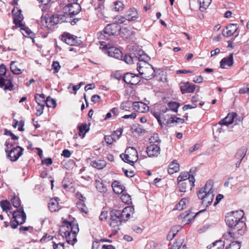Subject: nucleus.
Masks as SVG:
<instances>
[{
	"label": "nucleus",
	"instance_id": "obj_1",
	"mask_svg": "<svg viewBox=\"0 0 249 249\" xmlns=\"http://www.w3.org/2000/svg\"><path fill=\"white\" fill-rule=\"evenodd\" d=\"M77 11L69 10V13L63 12V14L54 15L52 16L45 15L41 17V22L42 25L49 29H52L54 25L62 22H69L71 25H75L78 21L76 16Z\"/></svg>",
	"mask_w": 249,
	"mask_h": 249
},
{
	"label": "nucleus",
	"instance_id": "obj_2",
	"mask_svg": "<svg viewBox=\"0 0 249 249\" xmlns=\"http://www.w3.org/2000/svg\"><path fill=\"white\" fill-rule=\"evenodd\" d=\"M139 62L137 63V71L142 78L145 80L151 79L155 76V70L150 64L147 62L149 59L148 55L142 51H139L134 54Z\"/></svg>",
	"mask_w": 249,
	"mask_h": 249
},
{
	"label": "nucleus",
	"instance_id": "obj_3",
	"mask_svg": "<svg viewBox=\"0 0 249 249\" xmlns=\"http://www.w3.org/2000/svg\"><path fill=\"white\" fill-rule=\"evenodd\" d=\"M197 194L204 206L207 207L211 205L214 196L212 182L207 181L203 188L199 189Z\"/></svg>",
	"mask_w": 249,
	"mask_h": 249
},
{
	"label": "nucleus",
	"instance_id": "obj_4",
	"mask_svg": "<svg viewBox=\"0 0 249 249\" xmlns=\"http://www.w3.org/2000/svg\"><path fill=\"white\" fill-rule=\"evenodd\" d=\"M65 227L68 228V230L64 233L66 236L67 241L69 244L73 245L77 241L76 230H78V225H72L71 223L67 222L64 226L61 228L60 231H62Z\"/></svg>",
	"mask_w": 249,
	"mask_h": 249
},
{
	"label": "nucleus",
	"instance_id": "obj_5",
	"mask_svg": "<svg viewBox=\"0 0 249 249\" xmlns=\"http://www.w3.org/2000/svg\"><path fill=\"white\" fill-rule=\"evenodd\" d=\"M5 145L6 148L5 149V152L7 153V157L12 161H17L18 159L22 155L24 149L20 146H17L16 147L12 148L9 152L8 149L12 146V144H10L9 142L7 141L5 142Z\"/></svg>",
	"mask_w": 249,
	"mask_h": 249
},
{
	"label": "nucleus",
	"instance_id": "obj_6",
	"mask_svg": "<svg viewBox=\"0 0 249 249\" xmlns=\"http://www.w3.org/2000/svg\"><path fill=\"white\" fill-rule=\"evenodd\" d=\"M122 160L125 162L133 165L134 162L138 159L137 150L133 147H129L125 151V154L120 155Z\"/></svg>",
	"mask_w": 249,
	"mask_h": 249
},
{
	"label": "nucleus",
	"instance_id": "obj_7",
	"mask_svg": "<svg viewBox=\"0 0 249 249\" xmlns=\"http://www.w3.org/2000/svg\"><path fill=\"white\" fill-rule=\"evenodd\" d=\"M242 211H236L227 213L225 221L229 227L233 228L235 224L241 220L243 216Z\"/></svg>",
	"mask_w": 249,
	"mask_h": 249
},
{
	"label": "nucleus",
	"instance_id": "obj_8",
	"mask_svg": "<svg viewBox=\"0 0 249 249\" xmlns=\"http://www.w3.org/2000/svg\"><path fill=\"white\" fill-rule=\"evenodd\" d=\"M120 211L113 210L110 213L109 225L117 231L119 230V226L121 225L123 219L121 217Z\"/></svg>",
	"mask_w": 249,
	"mask_h": 249
},
{
	"label": "nucleus",
	"instance_id": "obj_9",
	"mask_svg": "<svg viewBox=\"0 0 249 249\" xmlns=\"http://www.w3.org/2000/svg\"><path fill=\"white\" fill-rule=\"evenodd\" d=\"M0 88H3L5 90L12 91L14 89L12 79L10 75L0 77Z\"/></svg>",
	"mask_w": 249,
	"mask_h": 249
},
{
	"label": "nucleus",
	"instance_id": "obj_10",
	"mask_svg": "<svg viewBox=\"0 0 249 249\" xmlns=\"http://www.w3.org/2000/svg\"><path fill=\"white\" fill-rule=\"evenodd\" d=\"M13 218L18 221L20 225L24 223L26 220V215L22 207L19 208L16 211H14L13 213Z\"/></svg>",
	"mask_w": 249,
	"mask_h": 249
},
{
	"label": "nucleus",
	"instance_id": "obj_11",
	"mask_svg": "<svg viewBox=\"0 0 249 249\" xmlns=\"http://www.w3.org/2000/svg\"><path fill=\"white\" fill-rule=\"evenodd\" d=\"M190 180H186L183 182H178L179 190L180 192L185 193L188 187H190V190L195 186V179L194 177H191Z\"/></svg>",
	"mask_w": 249,
	"mask_h": 249
},
{
	"label": "nucleus",
	"instance_id": "obj_12",
	"mask_svg": "<svg viewBox=\"0 0 249 249\" xmlns=\"http://www.w3.org/2000/svg\"><path fill=\"white\" fill-rule=\"evenodd\" d=\"M62 40L71 46H76L77 43V36L69 33H64L61 36Z\"/></svg>",
	"mask_w": 249,
	"mask_h": 249
},
{
	"label": "nucleus",
	"instance_id": "obj_13",
	"mask_svg": "<svg viewBox=\"0 0 249 249\" xmlns=\"http://www.w3.org/2000/svg\"><path fill=\"white\" fill-rule=\"evenodd\" d=\"M39 97L42 98L41 101L39 100V97L37 96H35L36 101L38 104V106L36 107V116H40L43 113L45 107V95L44 94H40Z\"/></svg>",
	"mask_w": 249,
	"mask_h": 249
},
{
	"label": "nucleus",
	"instance_id": "obj_14",
	"mask_svg": "<svg viewBox=\"0 0 249 249\" xmlns=\"http://www.w3.org/2000/svg\"><path fill=\"white\" fill-rule=\"evenodd\" d=\"M247 151V150L246 147H242L237 151L234 157V160H237L235 164L236 168L239 167L241 162L246 155Z\"/></svg>",
	"mask_w": 249,
	"mask_h": 249
},
{
	"label": "nucleus",
	"instance_id": "obj_15",
	"mask_svg": "<svg viewBox=\"0 0 249 249\" xmlns=\"http://www.w3.org/2000/svg\"><path fill=\"white\" fill-rule=\"evenodd\" d=\"M133 109L140 113H145L149 111V107L142 102H135L133 103Z\"/></svg>",
	"mask_w": 249,
	"mask_h": 249
},
{
	"label": "nucleus",
	"instance_id": "obj_16",
	"mask_svg": "<svg viewBox=\"0 0 249 249\" xmlns=\"http://www.w3.org/2000/svg\"><path fill=\"white\" fill-rule=\"evenodd\" d=\"M146 152L150 157H157L160 154V145L150 144L147 148Z\"/></svg>",
	"mask_w": 249,
	"mask_h": 249
},
{
	"label": "nucleus",
	"instance_id": "obj_17",
	"mask_svg": "<svg viewBox=\"0 0 249 249\" xmlns=\"http://www.w3.org/2000/svg\"><path fill=\"white\" fill-rule=\"evenodd\" d=\"M237 116L236 113L232 112L229 113L227 117L219 122V124L220 125H225L228 126V125L231 124L234 122V119Z\"/></svg>",
	"mask_w": 249,
	"mask_h": 249
},
{
	"label": "nucleus",
	"instance_id": "obj_18",
	"mask_svg": "<svg viewBox=\"0 0 249 249\" xmlns=\"http://www.w3.org/2000/svg\"><path fill=\"white\" fill-rule=\"evenodd\" d=\"M120 30V26L118 24L113 23L108 24L104 29V33L108 35H114Z\"/></svg>",
	"mask_w": 249,
	"mask_h": 249
},
{
	"label": "nucleus",
	"instance_id": "obj_19",
	"mask_svg": "<svg viewBox=\"0 0 249 249\" xmlns=\"http://www.w3.org/2000/svg\"><path fill=\"white\" fill-rule=\"evenodd\" d=\"M134 213V208L133 206H127L124 208L122 212L120 211L121 217L124 220H127Z\"/></svg>",
	"mask_w": 249,
	"mask_h": 249
},
{
	"label": "nucleus",
	"instance_id": "obj_20",
	"mask_svg": "<svg viewBox=\"0 0 249 249\" xmlns=\"http://www.w3.org/2000/svg\"><path fill=\"white\" fill-rule=\"evenodd\" d=\"M107 53L109 56L116 59H121L123 58V53L119 49L114 47L108 48Z\"/></svg>",
	"mask_w": 249,
	"mask_h": 249
},
{
	"label": "nucleus",
	"instance_id": "obj_21",
	"mask_svg": "<svg viewBox=\"0 0 249 249\" xmlns=\"http://www.w3.org/2000/svg\"><path fill=\"white\" fill-rule=\"evenodd\" d=\"M238 29V25L231 23L227 26L226 29L223 30V35L224 36H230L233 35Z\"/></svg>",
	"mask_w": 249,
	"mask_h": 249
},
{
	"label": "nucleus",
	"instance_id": "obj_22",
	"mask_svg": "<svg viewBox=\"0 0 249 249\" xmlns=\"http://www.w3.org/2000/svg\"><path fill=\"white\" fill-rule=\"evenodd\" d=\"M196 86L189 82L184 83L180 86L181 91L182 94L185 93H192L194 91Z\"/></svg>",
	"mask_w": 249,
	"mask_h": 249
},
{
	"label": "nucleus",
	"instance_id": "obj_23",
	"mask_svg": "<svg viewBox=\"0 0 249 249\" xmlns=\"http://www.w3.org/2000/svg\"><path fill=\"white\" fill-rule=\"evenodd\" d=\"M195 216L193 213H189L188 212H185L178 216L179 219H182V223L187 224L191 221L192 218H194Z\"/></svg>",
	"mask_w": 249,
	"mask_h": 249
},
{
	"label": "nucleus",
	"instance_id": "obj_24",
	"mask_svg": "<svg viewBox=\"0 0 249 249\" xmlns=\"http://www.w3.org/2000/svg\"><path fill=\"white\" fill-rule=\"evenodd\" d=\"M48 208L51 212H56L59 209L58 200L57 198H52L48 203Z\"/></svg>",
	"mask_w": 249,
	"mask_h": 249
},
{
	"label": "nucleus",
	"instance_id": "obj_25",
	"mask_svg": "<svg viewBox=\"0 0 249 249\" xmlns=\"http://www.w3.org/2000/svg\"><path fill=\"white\" fill-rule=\"evenodd\" d=\"M233 228L237 230L238 234L242 235L246 230V226L245 222L239 220Z\"/></svg>",
	"mask_w": 249,
	"mask_h": 249
},
{
	"label": "nucleus",
	"instance_id": "obj_26",
	"mask_svg": "<svg viewBox=\"0 0 249 249\" xmlns=\"http://www.w3.org/2000/svg\"><path fill=\"white\" fill-rule=\"evenodd\" d=\"M179 171V165L175 160H173L169 165L168 172L170 174H173Z\"/></svg>",
	"mask_w": 249,
	"mask_h": 249
},
{
	"label": "nucleus",
	"instance_id": "obj_27",
	"mask_svg": "<svg viewBox=\"0 0 249 249\" xmlns=\"http://www.w3.org/2000/svg\"><path fill=\"white\" fill-rule=\"evenodd\" d=\"M137 77L133 73H127L124 75V80L127 84L135 85L136 84Z\"/></svg>",
	"mask_w": 249,
	"mask_h": 249
},
{
	"label": "nucleus",
	"instance_id": "obj_28",
	"mask_svg": "<svg viewBox=\"0 0 249 249\" xmlns=\"http://www.w3.org/2000/svg\"><path fill=\"white\" fill-rule=\"evenodd\" d=\"M85 200H86V198L81 194H79V210L82 213L87 214L88 209L84 203Z\"/></svg>",
	"mask_w": 249,
	"mask_h": 249
},
{
	"label": "nucleus",
	"instance_id": "obj_29",
	"mask_svg": "<svg viewBox=\"0 0 249 249\" xmlns=\"http://www.w3.org/2000/svg\"><path fill=\"white\" fill-rule=\"evenodd\" d=\"M233 64V55L231 54L228 57L223 58L220 61V66L225 68V66H231Z\"/></svg>",
	"mask_w": 249,
	"mask_h": 249
},
{
	"label": "nucleus",
	"instance_id": "obj_30",
	"mask_svg": "<svg viewBox=\"0 0 249 249\" xmlns=\"http://www.w3.org/2000/svg\"><path fill=\"white\" fill-rule=\"evenodd\" d=\"M95 185L97 190L101 193H105L107 191V187L103 182L102 179L99 178L95 181Z\"/></svg>",
	"mask_w": 249,
	"mask_h": 249
},
{
	"label": "nucleus",
	"instance_id": "obj_31",
	"mask_svg": "<svg viewBox=\"0 0 249 249\" xmlns=\"http://www.w3.org/2000/svg\"><path fill=\"white\" fill-rule=\"evenodd\" d=\"M112 187L113 191L117 194L123 193L124 189V187L117 181H115L112 183Z\"/></svg>",
	"mask_w": 249,
	"mask_h": 249
},
{
	"label": "nucleus",
	"instance_id": "obj_32",
	"mask_svg": "<svg viewBox=\"0 0 249 249\" xmlns=\"http://www.w3.org/2000/svg\"><path fill=\"white\" fill-rule=\"evenodd\" d=\"M70 2L67 6H65L63 8V12H67L68 13H69V10L72 9V10L77 11V8H74V6H76L78 4L77 1L78 0H68Z\"/></svg>",
	"mask_w": 249,
	"mask_h": 249
},
{
	"label": "nucleus",
	"instance_id": "obj_33",
	"mask_svg": "<svg viewBox=\"0 0 249 249\" xmlns=\"http://www.w3.org/2000/svg\"><path fill=\"white\" fill-rule=\"evenodd\" d=\"M119 31L120 32L122 37L124 38H127L131 35V31L130 28L127 27H120Z\"/></svg>",
	"mask_w": 249,
	"mask_h": 249
},
{
	"label": "nucleus",
	"instance_id": "obj_34",
	"mask_svg": "<svg viewBox=\"0 0 249 249\" xmlns=\"http://www.w3.org/2000/svg\"><path fill=\"white\" fill-rule=\"evenodd\" d=\"M191 177H194L192 175H190L188 172H181L177 178V181L183 182L186 181V180H190Z\"/></svg>",
	"mask_w": 249,
	"mask_h": 249
},
{
	"label": "nucleus",
	"instance_id": "obj_35",
	"mask_svg": "<svg viewBox=\"0 0 249 249\" xmlns=\"http://www.w3.org/2000/svg\"><path fill=\"white\" fill-rule=\"evenodd\" d=\"M188 203V199L187 198H183L180 200L178 204L176 205L174 210H182L186 208Z\"/></svg>",
	"mask_w": 249,
	"mask_h": 249
},
{
	"label": "nucleus",
	"instance_id": "obj_36",
	"mask_svg": "<svg viewBox=\"0 0 249 249\" xmlns=\"http://www.w3.org/2000/svg\"><path fill=\"white\" fill-rule=\"evenodd\" d=\"M89 130V126L86 124H82L79 126V136H82V138L84 137L85 134Z\"/></svg>",
	"mask_w": 249,
	"mask_h": 249
},
{
	"label": "nucleus",
	"instance_id": "obj_37",
	"mask_svg": "<svg viewBox=\"0 0 249 249\" xmlns=\"http://www.w3.org/2000/svg\"><path fill=\"white\" fill-rule=\"evenodd\" d=\"M91 165L98 169H103L106 166V162L104 160H97L92 161L91 163Z\"/></svg>",
	"mask_w": 249,
	"mask_h": 249
},
{
	"label": "nucleus",
	"instance_id": "obj_38",
	"mask_svg": "<svg viewBox=\"0 0 249 249\" xmlns=\"http://www.w3.org/2000/svg\"><path fill=\"white\" fill-rule=\"evenodd\" d=\"M125 18L128 21L134 20L138 18L137 14L135 10L129 11L125 16Z\"/></svg>",
	"mask_w": 249,
	"mask_h": 249
},
{
	"label": "nucleus",
	"instance_id": "obj_39",
	"mask_svg": "<svg viewBox=\"0 0 249 249\" xmlns=\"http://www.w3.org/2000/svg\"><path fill=\"white\" fill-rule=\"evenodd\" d=\"M180 106V104L176 102H170L167 104V107L169 109L174 112H177L178 108Z\"/></svg>",
	"mask_w": 249,
	"mask_h": 249
},
{
	"label": "nucleus",
	"instance_id": "obj_40",
	"mask_svg": "<svg viewBox=\"0 0 249 249\" xmlns=\"http://www.w3.org/2000/svg\"><path fill=\"white\" fill-rule=\"evenodd\" d=\"M133 107V103H132L131 101H126L123 102L121 106H120V108L123 110L128 111L130 110L131 108V107Z\"/></svg>",
	"mask_w": 249,
	"mask_h": 249
},
{
	"label": "nucleus",
	"instance_id": "obj_41",
	"mask_svg": "<svg viewBox=\"0 0 249 249\" xmlns=\"http://www.w3.org/2000/svg\"><path fill=\"white\" fill-rule=\"evenodd\" d=\"M224 242L221 240L216 241L213 243L209 249H223L224 248Z\"/></svg>",
	"mask_w": 249,
	"mask_h": 249
},
{
	"label": "nucleus",
	"instance_id": "obj_42",
	"mask_svg": "<svg viewBox=\"0 0 249 249\" xmlns=\"http://www.w3.org/2000/svg\"><path fill=\"white\" fill-rule=\"evenodd\" d=\"M150 144H155L156 145H160V140L159 135L158 134H154L149 138Z\"/></svg>",
	"mask_w": 249,
	"mask_h": 249
},
{
	"label": "nucleus",
	"instance_id": "obj_43",
	"mask_svg": "<svg viewBox=\"0 0 249 249\" xmlns=\"http://www.w3.org/2000/svg\"><path fill=\"white\" fill-rule=\"evenodd\" d=\"M45 104H46L48 107H55L56 105V103L55 99L48 97L46 100L45 99Z\"/></svg>",
	"mask_w": 249,
	"mask_h": 249
},
{
	"label": "nucleus",
	"instance_id": "obj_44",
	"mask_svg": "<svg viewBox=\"0 0 249 249\" xmlns=\"http://www.w3.org/2000/svg\"><path fill=\"white\" fill-rule=\"evenodd\" d=\"M200 5V9L201 10L206 9L211 4L212 0H197Z\"/></svg>",
	"mask_w": 249,
	"mask_h": 249
},
{
	"label": "nucleus",
	"instance_id": "obj_45",
	"mask_svg": "<svg viewBox=\"0 0 249 249\" xmlns=\"http://www.w3.org/2000/svg\"><path fill=\"white\" fill-rule=\"evenodd\" d=\"M179 123L183 124L184 122L183 119L176 117L175 116H171L169 120L167 122V124H170L173 123Z\"/></svg>",
	"mask_w": 249,
	"mask_h": 249
},
{
	"label": "nucleus",
	"instance_id": "obj_46",
	"mask_svg": "<svg viewBox=\"0 0 249 249\" xmlns=\"http://www.w3.org/2000/svg\"><path fill=\"white\" fill-rule=\"evenodd\" d=\"M91 178L89 176H84L81 175L80 179L79 180V183H81L83 186H85L87 183L90 182Z\"/></svg>",
	"mask_w": 249,
	"mask_h": 249
},
{
	"label": "nucleus",
	"instance_id": "obj_47",
	"mask_svg": "<svg viewBox=\"0 0 249 249\" xmlns=\"http://www.w3.org/2000/svg\"><path fill=\"white\" fill-rule=\"evenodd\" d=\"M0 205L3 211L10 210L11 204L7 200H2L0 202Z\"/></svg>",
	"mask_w": 249,
	"mask_h": 249
},
{
	"label": "nucleus",
	"instance_id": "obj_48",
	"mask_svg": "<svg viewBox=\"0 0 249 249\" xmlns=\"http://www.w3.org/2000/svg\"><path fill=\"white\" fill-rule=\"evenodd\" d=\"M14 62H12L10 65V70L15 74H19L22 73L21 69L18 68L15 64Z\"/></svg>",
	"mask_w": 249,
	"mask_h": 249
},
{
	"label": "nucleus",
	"instance_id": "obj_49",
	"mask_svg": "<svg viewBox=\"0 0 249 249\" xmlns=\"http://www.w3.org/2000/svg\"><path fill=\"white\" fill-rule=\"evenodd\" d=\"M11 201L15 207L20 208V200L18 196H14L11 198Z\"/></svg>",
	"mask_w": 249,
	"mask_h": 249
},
{
	"label": "nucleus",
	"instance_id": "obj_50",
	"mask_svg": "<svg viewBox=\"0 0 249 249\" xmlns=\"http://www.w3.org/2000/svg\"><path fill=\"white\" fill-rule=\"evenodd\" d=\"M178 232V230L175 229L174 228H172L167 236V239L169 241H171L176 236Z\"/></svg>",
	"mask_w": 249,
	"mask_h": 249
},
{
	"label": "nucleus",
	"instance_id": "obj_51",
	"mask_svg": "<svg viewBox=\"0 0 249 249\" xmlns=\"http://www.w3.org/2000/svg\"><path fill=\"white\" fill-rule=\"evenodd\" d=\"M114 10L116 11L119 12L123 10L124 4L122 1H118L114 3Z\"/></svg>",
	"mask_w": 249,
	"mask_h": 249
},
{
	"label": "nucleus",
	"instance_id": "obj_52",
	"mask_svg": "<svg viewBox=\"0 0 249 249\" xmlns=\"http://www.w3.org/2000/svg\"><path fill=\"white\" fill-rule=\"evenodd\" d=\"M121 199L125 203L129 204L131 202L130 196L127 194L123 193L121 196Z\"/></svg>",
	"mask_w": 249,
	"mask_h": 249
},
{
	"label": "nucleus",
	"instance_id": "obj_53",
	"mask_svg": "<svg viewBox=\"0 0 249 249\" xmlns=\"http://www.w3.org/2000/svg\"><path fill=\"white\" fill-rule=\"evenodd\" d=\"M18 12H19V13L16 16V17L14 18V21L16 24H19L20 25V24H21L20 22L23 19V17L21 15V10H19Z\"/></svg>",
	"mask_w": 249,
	"mask_h": 249
},
{
	"label": "nucleus",
	"instance_id": "obj_54",
	"mask_svg": "<svg viewBox=\"0 0 249 249\" xmlns=\"http://www.w3.org/2000/svg\"><path fill=\"white\" fill-rule=\"evenodd\" d=\"M68 89L70 93L76 94L77 90H78L77 86H74L70 84L68 87Z\"/></svg>",
	"mask_w": 249,
	"mask_h": 249
},
{
	"label": "nucleus",
	"instance_id": "obj_55",
	"mask_svg": "<svg viewBox=\"0 0 249 249\" xmlns=\"http://www.w3.org/2000/svg\"><path fill=\"white\" fill-rule=\"evenodd\" d=\"M123 60L127 64H130L133 62V59L131 55H125L124 56H123Z\"/></svg>",
	"mask_w": 249,
	"mask_h": 249
},
{
	"label": "nucleus",
	"instance_id": "obj_56",
	"mask_svg": "<svg viewBox=\"0 0 249 249\" xmlns=\"http://www.w3.org/2000/svg\"><path fill=\"white\" fill-rule=\"evenodd\" d=\"M53 69L54 70V72H58L60 69L59 63L57 61H54L52 64Z\"/></svg>",
	"mask_w": 249,
	"mask_h": 249
},
{
	"label": "nucleus",
	"instance_id": "obj_57",
	"mask_svg": "<svg viewBox=\"0 0 249 249\" xmlns=\"http://www.w3.org/2000/svg\"><path fill=\"white\" fill-rule=\"evenodd\" d=\"M4 134L7 136H10L11 138L13 140L18 139V137L15 135L12 132L7 129H5L4 130Z\"/></svg>",
	"mask_w": 249,
	"mask_h": 249
},
{
	"label": "nucleus",
	"instance_id": "obj_58",
	"mask_svg": "<svg viewBox=\"0 0 249 249\" xmlns=\"http://www.w3.org/2000/svg\"><path fill=\"white\" fill-rule=\"evenodd\" d=\"M6 69L4 64L0 65V77L5 76L6 74Z\"/></svg>",
	"mask_w": 249,
	"mask_h": 249
},
{
	"label": "nucleus",
	"instance_id": "obj_59",
	"mask_svg": "<svg viewBox=\"0 0 249 249\" xmlns=\"http://www.w3.org/2000/svg\"><path fill=\"white\" fill-rule=\"evenodd\" d=\"M105 139L107 143L111 144L113 142L114 139H115V138L112 135L111 136H106Z\"/></svg>",
	"mask_w": 249,
	"mask_h": 249
},
{
	"label": "nucleus",
	"instance_id": "obj_60",
	"mask_svg": "<svg viewBox=\"0 0 249 249\" xmlns=\"http://www.w3.org/2000/svg\"><path fill=\"white\" fill-rule=\"evenodd\" d=\"M20 26L21 27V29L24 31L25 33L28 35H30L32 34V32L27 27H25L24 25L22 24H20Z\"/></svg>",
	"mask_w": 249,
	"mask_h": 249
},
{
	"label": "nucleus",
	"instance_id": "obj_61",
	"mask_svg": "<svg viewBox=\"0 0 249 249\" xmlns=\"http://www.w3.org/2000/svg\"><path fill=\"white\" fill-rule=\"evenodd\" d=\"M182 245V242L181 241L176 242L175 243L170 249H179Z\"/></svg>",
	"mask_w": 249,
	"mask_h": 249
},
{
	"label": "nucleus",
	"instance_id": "obj_62",
	"mask_svg": "<svg viewBox=\"0 0 249 249\" xmlns=\"http://www.w3.org/2000/svg\"><path fill=\"white\" fill-rule=\"evenodd\" d=\"M91 100L94 103L99 102L101 100V97L98 95H94L92 96Z\"/></svg>",
	"mask_w": 249,
	"mask_h": 249
},
{
	"label": "nucleus",
	"instance_id": "obj_63",
	"mask_svg": "<svg viewBox=\"0 0 249 249\" xmlns=\"http://www.w3.org/2000/svg\"><path fill=\"white\" fill-rule=\"evenodd\" d=\"M203 77L201 75L196 76L194 78L193 81L196 83H200L203 82Z\"/></svg>",
	"mask_w": 249,
	"mask_h": 249
},
{
	"label": "nucleus",
	"instance_id": "obj_64",
	"mask_svg": "<svg viewBox=\"0 0 249 249\" xmlns=\"http://www.w3.org/2000/svg\"><path fill=\"white\" fill-rule=\"evenodd\" d=\"M232 249H240L241 247L240 243L238 242H233L231 243Z\"/></svg>",
	"mask_w": 249,
	"mask_h": 249
}]
</instances>
